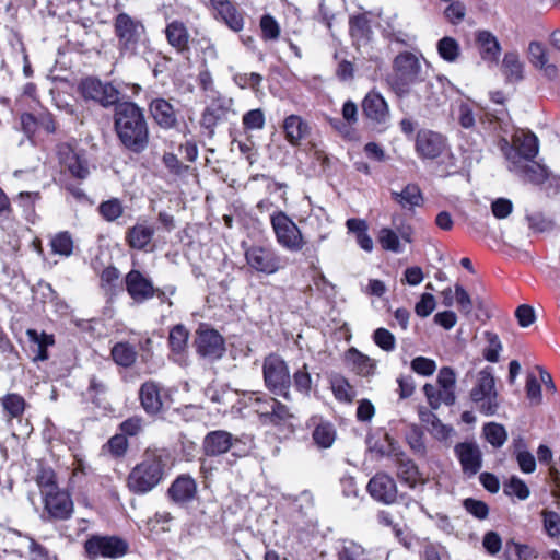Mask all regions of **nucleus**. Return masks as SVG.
<instances>
[{
	"mask_svg": "<svg viewBox=\"0 0 560 560\" xmlns=\"http://www.w3.org/2000/svg\"><path fill=\"white\" fill-rule=\"evenodd\" d=\"M362 109L364 115L378 124L386 122L389 117V109L384 97L374 91L369 92L363 102Z\"/></svg>",
	"mask_w": 560,
	"mask_h": 560,
	"instance_id": "nucleus-25",
	"label": "nucleus"
},
{
	"mask_svg": "<svg viewBox=\"0 0 560 560\" xmlns=\"http://www.w3.org/2000/svg\"><path fill=\"white\" fill-rule=\"evenodd\" d=\"M107 390L108 385L103 376L91 375L89 377V386L86 388V392L93 401H95L98 396L106 394Z\"/></svg>",
	"mask_w": 560,
	"mask_h": 560,
	"instance_id": "nucleus-61",
	"label": "nucleus"
},
{
	"mask_svg": "<svg viewBox=\"0 0 560 560\" xmlns=\"http://www.w3.org/2000/svg\"><path fill=\"white\" fill-rule=\"evenodd\" d=\"M100 214L108 222H113L120 218L124 213L121 201L117 198H113L103 201L98 206Z\"/></svg>",
	"mask_w": 560,
	"mask_h": 560,
	"instance_id": "nucleus-48",
	"label": "nucleus"
},
{
	"mask_svg": "<svg viewBox=\"0 0 560 560\" xmlns=\"http://www.w3.org/2000/svg\"><path fill=\"white\" fill-rule=\"evenodd\" d=\"M424 81V71L420 59L412 52L404 51L393 61V74L388 82L400 97L408 95L411 88Z\"/></svg>",
	"mask_w": 560,
	"mask_h": 560,
	"instance_id": "nucleus-3",
	"label": "nucleus"
},
{
	"mask_svg": "<svg viewBox=\"0 0 560 560\" xmlns=\"http://www.w3.org/2000/svg\"><path fill=\"white\" fill-rule=\"evenodd\" d=\"M370 495L384 504H392L397 498V486L395 480L385 472H378L373 476L368 483Z\"/></svg>",
	"mask_w": 560,
	"mask_h": 560,
	"instance_id": "nucleus-19",
	"label": "nucleus"
},
{
	"mask_svg": "<svg viewBox=\"0 0 560 560\" xmlns=\"http://www.w3.org/2000/svg\"><path fill=\"white\" fill-rule=\"evenodd\" d=\"M393 455V462L397 468V477L402 483L407 485L411 489H415L418 483H424L421 479L418 466L410 457H408L402 448L399 453L395 452Z\"/></svg>",
	"mask_w": 560,
	"mask_h": 560,
	"instance_id": "nucleus-23",
	"label": "nucleus"
},
{
	"mask_svg": "<svg viewBox=\"0 0 560 560\" xmlns=\"http://www.w3.org/2000/svg\"><path fill=\"white\" fill-rule=\"evenodd\" d=\"M114 130L122 148L141 154L150 142L149 125L143 108L133 102L117 104L114 112Z\"/></svg>",
	"mask_w": 560,
	"mask_h": 560,
	"instance_id": "nucleus-1",
	"label": "nucleus"
},
{
	"mask_svg": "<svg viewBox=\"0 0 560 560\" xmlns=\"http://www.w3.org/2000/svg\"><path fill=\"white\" fill-rule=\"evenodd\" d=\"M211 10L215 19L221 20L232 31L240 32L243 30V15L230 0H214Z\"/></svg>",
	"mask_w": 560,
	"mask_h": 560,
	"instance_id": "nucleus-24",
	"label": "nucleus"
},
{
	"mask_svg": "<svg viewBox=\"0 0 560 560\" xmlns=\"http://www.w3.org/2000/svg\"><path fill=\"white\" fill-rule=\"evenodd\" d=\"M197 352L211 361L222 358L225 352L224 339L214 329L198 331L196 339Z\"/></svg>",
	"mask_w": 560,
	"mask_h": 560,
	"instance_id": "nucleus-18",
	"label": "nucleus"
},
{
	"mask_svg": "<svg viewBox=\"0 0 560 560\" xmlns=\"http://www.w3.org/2000/svg\"><path fill=\"white\" fill-rule=\"evenodd\" d=\"M514 144L518 155V161L514 162L515 166H517L522 158L526 161H532L538 154V138L532 132L515 136Z\"/></svg>",
	"mask_w": 560,
	"mask_h": 560,
	"instance_id": "nucleus-32",
	"label": "nucleus"
},
{
	"mask_svg": "<svg viewBox=\"0 0 560 560\" xmlns=\"http://www.w3.org/2000/svg\"><path fill=\"white\" fill-rule=\"evenodd\" d=\"M502 70L509 82H518L523 79V63L516 52H506L502 61Z\"/></svg>",
	"mask_w": 560,
	"mask_h": 560,
	"instance_id": "nucleus-36",
	"label": "nucleus"
},
{
	"mask_svg": "<svg viewBox=\"0 0 560 560\" xmlns=\"http://www.w3.org/2000/svg\"><path fill=\"white\" fill-rule=\"evenodd\" d=\"M238 439L225 430L208 432L202 440V452L206 456L215 457L228 453Z\"/></svg>",
	"mask_w": 560,
	"mask_h": 560,
	"instance_id": "nucleus-20",
	"label": "nucleus"
},
{
	"mask_svg": "<svg viewBox=\"0 0 560 560\" xmlns=\"http://www.w3.org/2000/svg\"><path fill=\"white\" fill-rule=\"evenodd\" d=\"M189 332L187 328L182 325H175L168 336V343L173 352L182 353L187 346Z\"/></svg>",
	"mask_w": 560,
	"mask_h": 560,
	"instance_id": "nucleus-42",
	"label": "nucleus"
},
{
	"mask_svg": "<svg viewBox=\"0 0 560 560\" xmlns=\"http://www.w3.org/2000/svg\"><path fill=\"white\" fill-rule=\"evenodd\" d=\"M292 382L298 392L304 395L310 394L312 389V377L306 363H303V365L293 373L291 383Z\"/></svg>",
	"mask_w": 560,
	"mask_h": 560,
	"instance_id": "nucleus-47",
	"label": "nucleus"
},
{
	"mask_svg": "<svg viewBox=\"0 0 560 560\" xmlns=\"http://www.w3.org/2000/svg\"><path fill=\"white\" fill-rule=\"evenodd\" d=\"M85 552L90 560L98 557L120 558L128 551V544L116 536H92L84 544Z\"/></svg>",
	"mask_w": 560,
	"mask_h": 560,
	"instance_id": "nucleus-8",
	"label": "nucleus"
},
{
	"mask_svg": "<svg viewBox=\"0 0 560 560\" xmlns=\"http://www.w3.org/2000/svg\"><path fill=\"white\" fill-rule=\"evenodd\" d=\"M515 317L518 322V325L523 328H526L536 320L535 310L528 304H522L516 308Z\"/></svg>",
	"mask_w": 560,
	"mask_h": 560,
	"instance_id": "nucleus-64",
	"label": "nucleus"
},
{
	"mask_svg": "<svg viewBox=\"0 0 560 560\" xmlns=\"http://www.w3.org/2000/svg\"><path fill=\"white\" fill-rule=\"evenodd\" d=\"M51 252L56 255L69 257L73 252V240L69 232L62 231L50 240Z\"/></svg>",
	"mask_w": 560,
	"mask_h": 560,
	"instance_id": "nucleus-39",
	"label": "nucleus"
},
{
	"mask_svg": "<svg viewBox=\"0 0 560 560\" xmlns=\"http://www.w3.org/2000/svg\"><path fill=\"white\" fill-rule=\"evenodd\" d=\"M265 114L260 108L250 109L244 114L242 122L245 129L260 130L265 126Z\"/></svg>",
	"mask_w": 560,
	"mask_h": 560,
	"instance_id": "nucleus-55",
	"label": "nucleus"
},
{
	"mask_svg": "<svg viewBox=\"0 0 560 560\" xmlns=\"http://www.w3.org/2000/svg\"><path fill=\"white\" fill-rule=\"evenodd\" d=\"M446 148V139L439 132L421 129L416 137V151L422 159L439 158Z\"/></svg>",
	"mask_w": 560,
	"mask_h": 560,
	"instance_id": "nucleus-15",
	"label": "nucleus"
},
{
	"mask_svg": "<svg viewBox=\"0 0 560 560\" xmlns=\"http://www.w3.org/2000/svg\"><path fill=\"white\" fill-rule=\"evenodd\" d=\"M61 165L77 179L84 180L90 176V164L83 150L63 144L58 150Z\"/></svg>",
	"mask_w": 560,
	"mask_h": 560,
	"instance_id": "nucleus-13",
	"label": "nucleus"
},
{
	"mask_svg": "<svg viewBox=\"0 0 560 560\" xmlns=\"http://www.w3.org/2000/svg\"><path fill=\"white\" fill-rule=\"evenodd\" d=\"M247 265L255 271L273 275L281 268V258L269 246L254 245L245 249Z\"/></svg>",
	"mask_w": 560,
	"mask_h": 560,
	"instance_id": "nucleus-10",
	"label": "nucleus"
},
{
	"mask_svg": "<svg viewBox=\"0 0 560 560\" xmlns=\"http://www.w3.org/2000/svg\"><path fill=\"white\" fill-rule=\"evenodd\" d=\"M394 229L383 228L378 232V243L382 248L393 253H402L404 246L400 243V238L406 243L412 242V228L410 224L400 220L397 223L396 218H393Z\"/></svg>",
	"mask_w": 560,
	"mask_h": 560,
	"instance_id": "nucleus-12",
	"label": "nucleus"
},
{
	"mask_svg": "<svg viewBox=\"0 0 560 560\" xmlns=\"http://www.w3.org/2000/svg\"><path fill=\"white\" fill-rule=\"evenodd\" d=\"M142 408L149 415H156L162 410L161 387L154 381L144 382L139 389Z\"/></svg>",
	"mask_w": 560,
	"mask_h": 560,
	"instance_id": "nucleus-27",
	"label": "nucleus"
},
{
	"mask_svg": "<svg viewBox=\"0 0 560 560\" xmlns=\"http://www.w3.org/2000/svg\"><path fill=\"white\" fill-rule=\"evenodd\" d=\"M269 404H271L272 408H270L271 412L267 423L278 425L287 422L290 418L293 417L290 408L277 399L275 401H269Z\"/></svg>",
	"mask_w": 560,
	"mask_h": 560,
	"instance_id": "nucleus-51",
	"label": "nucleus"
},
{
	"mask_svg": "<svg viewBox=\"0 0 560 560\" xmlns=\"http://www.w3.org/2000/svg\"><path fill=\"white\" fill-rule=\"evenodd\" d=\"M197 492L196 480L188 474H182L173 480L166 494L174 504L185 506L195 500Z\"/></svg>",
	"mask_w": 560,
	"mask_h": 560,
	"instance_id": "nucleus-16",
	"label": "nucleus"
},
{
	"mask_svg": "<svg viewBox=\"0 0 560 560\" xmlns=\"http://www.w3.org/2000/svg\"><path fill=\"white\" fill-rule=\"evenodd\" d=\"M114 26L120 52L136 55L144 36L143 24L131 19L127 13H120L116 16Z\"/></svg>",
	"mask_w": 560,
	"mask_h": 560,
	"instance_id": "nucleus-6",
	"label": "nucleus"
},
{
	"mask_svg": "<svg viewBox=\"0 0 560 560\" xmlns=\"http://www.w3.org/2000/svg\"><path fill=\"white\" fill-rule=\"evenodd\" d=\"M470 399L478 411L485 416L489 417L498 412L500 402L490 368L479 372L477 383L470 390Z\"/></svg>",
	"mask_w": 560,
	"mask_h": 560,
	"instance_id": "nucleus-5",
	"label": "nucleus"
},
{
	"mask_svg": "<svg viewBox=\"0 0 560 560\" xmlns=\"http://www.w3.org/2000/svg\"><path fill=\"white\" fill-rule=\"evenodd\" d=\"M503 492L510 497L515 495L522 501L526 500L530 494L528 486L517 476H512L503 483Z\"/></svg>",
	"mask_w": 560,
	"mask_h": 560,
	"instance_id": "nucleus-45",
	"label": "nucleus"
},
{
	"mask_svg": "<svg viewBox=\"0 0 560 560\" xmlns=\"http://www.w3.org/2000/svg\"><path fill=\"white\" fill-rule=\"evenodd\" d=\"M43 498L45 510L48 512L50 517L56 520H68L71 517L73 512V502L66 491L57 489L52 492H48V494Z\"/></svg>",
	"mask_w": 560,
	"mask_h": 560,
	"instance_id": "nucleus-22",
	"label": "nucleus"
},
{
	"mask_svg": "<svg viewBox=\"0 0 560 560\" xmlns=\"http://www.w3.org/2000/svg\"><path fill=\"white\" fill-rule=\"evenodd\" d=\"M155 234L154 226L145 221L138 222L126 231V242L129 247L137 250H144Z\"/></svg>",
	"mask_w": 560,
	"mask_h": 560,
	"instance_id": "nucleus-26",
	"label": "nucleus"
},
{
	"mask_svg": "<svg viewBox=\"0 0 560 560\" xmlns=\"http://www.w3.org/2000/svg\"><path fill=\"white\" fill-rule=\"evenodd\" d=\"M149 113L153 121L163 130L175 129L178 126L179 110L165 98H153L149 103Z\"/></svg>",
	"mask_w": 560,
	"mask_h": 560,
	"instance_id": "nucleus-17",
	"label": "nucleus"
},
{
	"mask_svg": "<svg viewBox=\"0 0 560 560\" xmlns=\"http://www.w3.org/2000/svg\"><path fill=\"white\" fill-rule=\"evenodd\" d=\"M167 476V458L161 452H145L143 458L129 472L128 489L143 495L155 489Z\"/></svg>",
	"mask_w": 560,
	"mask_h": 560,
	"instance_id": "nucleus-2",
	"label": "nucleus"
},
{
	"mask_svg": "<svg viewBox=\"0 0 560 560\" xmlns=\"http://www.w3.org/2000/svg\"><path fill=\"white\" fill-rule=\"evenodd\" d=\"M373 341L377 347L386 352H390L396 347L395 336L386 328H377L373 332Z\"/></svg>",
	"mask_w": 560,
	"mask_h": 560,
	"instance_id": "nucleus-52",
	"label": "nucleus"
},
{
	"mask_svg": "<svg viewBox=\"0 0 560 560\" xmlns=\"http://www.w3.org/2000/svg\"><path fill=\"white\" fill-rule=\"evenodd\" d=\"M336 439V431L332 424L328 422L319 423L314 432L313 440L314 442L323 448H328L332 445Z\"/></svg>",
	"mask_w": 560,
	"mask_h": 560,
	"instance_id": "nucleus-41",
	"label": "nucleus"
},
{
	"mask_svg": "<svg viewBox=\"0 0 560 560\" xmlns=\"http://www.w3.org/2000/svg\"><path fill=\"white\" fill-rule=\"evenodd\" d=\"M335 549L338 560H369L365 548L352 539H339Z\"/></svg>",
	"mask_w": 560,
	"mask_h": 560,
	"instance_id": "nucleus-33",
	"label": "nucleus"
},
{
	"mask_svg": "<svg viewBox=\"0 0 560 560\" xmlns=\"http://www.w3.org/2000/svg\"><path fill=\"white\" fill-rule=\"evenodd\" d=\"M261 36L265 40H276L280 35L278 22L269 14L260 19Z\"/></svg>",
	"mask_w": 560,
	"mask_h": 560,
	"instance_id": "nucleus-59",
	"label": "nucleus"
},
{
	"mask_svg": "<svg viewBox=\"0 0 560 560\" xmlns=\"http://www.w3.org/2000/svg\"><path fill=\"white\" fill-rule=\"evenodd\" d=\"M262 376L270 393L291 400V375L287 362L278 354L271 353L264 359Z\"/></svg>",
	"mask_w": 560,
	"mask_h": 560,
	"instance_id": "nucleus-4",
	"label": "nucleus"
},
{
	"mask_svg": "<svg viewBox=\"0 0 560 560\" xmlns=\"http://www.w3.org/2000/svg\"><path fill=\"white\" fill-rule=\"evenodd\" d=\"M233 105L232 98L219 95L213 97L206 106L201 115L200 125L208 130L210 137L214 135L217 126L228 121L230 116L235 115Z\"/></svg>",
	"mask_w": 560,
	"mask_h": 560,
	"instance_id": "nucleus-9",
	"label": "nucleus"
},
{
	"mask_svg": "<svg viewBox=\"0 0 560 560\" xmlns=\"http://www.w3.org/2000/svg\"><path fill=\"white\" fill-rule=\"evenodd\" d=\"M524 178L534 184H540L547 178L546 168L539 164H525L521 166Z\"/></svg>",
	"mask_w": 560,
	"mask_h": 560,
	"instance_id": "nucleus-58",
	"label": "nucleus"
},
{
	"mask_svg": "<svg viewBox=\"0 0 560 560\" xmlns=\"http://www.w3.org/2000/svg\"><path fill=\"white\" fill-rule=\"evenodd\" d=\"M26 335L32 343L36 346L35 361H45L48 359L47 348L54 345V336L45 332H38L36 329H27Z\"/></svg>",
	"mask_w": 560,
	"mask_h": 560,
	"instance_id": "nucleus-35",
	"label": "nucleus"
},
{
	"mask_svg": "<svg viewBox=\"0 0 560 560\" xmlns=\"http://www.w3.org/2000/svg\"><path fill=\"white\" fill-rule=\"evenodd\" d=\"M483 434L486 440L493 447H501L508 440V432L505 428L497 422H489L483 427Z\"/></svg>",
	"mask_w": 560,
	"mask_h": 560,
	"instance_id": "nucleus-40",
	"label": "nucleus"
},
{
	"mask_svg": "<svg viewBox=\"0 0 560 560\" xmlns=\"http://www.w3.org/2000/svg\"><path fill=\"white\" fill-rule=\"evenodd\" d=\"M165 35L168 44L178 52L189 49V33L185 24L180 21H173L167 24Z\"/></svg>",
	"mask_w": 560,
	"mask_h": 560,
	"instance_id": "nucleus-31",
	"label": "nucleus"
},
{
	"mask_svg": "<svg viewBox=\"0 0 560 560\" xmlns=\"http://www.w3.org/2000/svg\"><path fill=\"white\" fill-rule=\"evenodd\" d=\"M2 407L12 418H18L25 409V400L19 394H8L2 398Z\"/></svg>",
	"mask_w": 560,
	"mask_h": 560,
	"instance_id": "nucleus-50",
	"label": "nucleus"
},
{
	"mask_svg": "<svg viewBox=\"0 0 560 560\" xmlns=\"http://www.w3.org/2000/svg\"><path fill=\"white\" fill-rule=\"evenodd\" d=\"M270 223L281 247L289 252H300L304 247L305 242L300 229L285 212H273Z\"/></svg>",
	"mask_w": 560,
	"mask_h": 560,
	"instance_id": "nucleus-7",
	"label": "nucleus"
},
{
	"mask_svg": "<svg viewBox=\"0 0 560 560\" xmlns=\"http://www.w3.org/2000/svg\"><path fill=\"white\" fill-rule=\"evenodd\" d=\"M476 43L479 54L485 61L498 62L501 46L497 37L489 31H478Z\"/></svg>",
	"mask_w": 560,
	"mask_h": 560,
	"instance_id": "nucleus-28",
	"label": "nucleus"
},
{
	"mask_svg": "<svg viewBox=\"0 0 560 560\" xmlns=\"http://www.w3.org/2000/svg\"><path fill=\"white\" fill-rule=\"evenodd\" d=\"M350 34L353 38L362 39L370 33V21L366 16L359 14L350 19Z\"/></svg>",
	"mask_w": 560,
	"mask_h": 560,
	"instance_id": "nucleus-53",
	"label": "nucleus"
},
{
	"mask_svg": "<svg viewBox=\"0 0 560 560\" xmlns=\"http://www.w3.org/2000/svg\"><path fill=\"white\" fill-rule=\"evenodd\" d=\"M419 418L421 422L425 423L428 430L431 434H433L436 439H446L448 435V429L444 425L441 420L434 415L431 410L427 408L419 409Z\"/></svg>",
	"mask_w": 560,
	"mask_h": 560,
	"instance_id": "nucleus-37",
	"label": "nucleus"
},
{
	"mask_svg": "<svg viewBox=\"0 0 560 560\" xmlns=\"http://www.w3.org/2000/svg\"><path fill=\"white\" fill-rule=\"evenodd\" d=\"M528 57L530 62L540 70L544 71L545 75L552 79L557 75V67L549 63L547 50L544 45L539 42H532L528 46Z\"/></svg>",
	"mask_w": 560,
	"mask_h": 560,
	"instance_id": "nucleus-30",
	"label": "nucleus"
},
{
	"mask_svg": "<svg viewBox=\"0 0 560 560\" xmlns=\"http://www.w3.org/2000/svg\"><path fill=\"white\" fill-rule=\"evenodd\" d=\"M26 539L30 560H57L56 555H51L46 547L38 544L35 539L32 537H26Z\"/></svg>",
	"mask_w": 560,
	"mask_h": 560,
	"instance_id": "nucleus-54",
	"label": "nucleus"
},
{
	"mask_svg": "<svg viewBox=\"0 0 560 560\" xmlns=\"http://www.w3.org/2000/svg\"><path fill=\"white\" fill-rule=\"evenodd\" d=\"M233 81L241 89L250 88L254 91H258V88L262 81V77L256 72L235 73L233 75Z\"/></svg>",
	"mask_w": 560,
	"mask_h": 560,
	"instance_id": "nucleus-60",
	"label": "nucleus"
},
{
	"mask_svg": "<svg viewBox=\"0 0 560 560\" xmlns=\"http://www.w3.org/2000/svg\"><path fill=\"white\" fill-rule=\"evenodd\" d=\"M113 360L120 366L129 368L137 359V351L128 342H118L112 349Z\"/></svg>",
	"mask_w": 560,
	"mask_h": 560,
	"instance_id": "nucleus-38",
	"label": "nucleus"
},
{
	"mask_svg": "<svg viewBox=\"0 0 560 560\" xmlns=\"http://www.w3.org/2000/svg\"><path fill=\"white\" fill-rule=\"evenodd\" d=\"M252 407L259 415L265 423H267L270 416V408H272L269 401H275L276 398L268 396L267 394L254 393L249 398Z\"/></svg>",
	"mask_w": 560,
	"mask_h": 560,
	"instance_id": "nucleus-46",
	"label": "nucleus"
},
{
	"mask_svg": "<svg viewBox=\"0 0 560 560\" xmlns=\"http://www.w3.org/2000/svg\"><path fill=\"white\" fill-rule=\"evenodd\" d=\"M392 198L406 210H413L416 207L423 205V196L421 189L416 184L406 185L401 191L392 190Z\"/></svg>",
	"mask_w": 560,
	"mask_h": 560,
	"instance_id": "nucleus-29",
	"label": "nucleus"
},
{
	"mask_svg": "<svg viewBox=\"0 0 560 560\" xmlns=\"http://www.w3.org/2000/svg\"><path fill=\"white\" fill-rule=\"evenodd\" d=\"M411 369L419 375L430 376L436 370V363L432 359L417 357L411 361Z\"/></svg>",
	"mask_w": 560,
	"mask_h": 560,
	"instance_id": "nucleus-63",
	"label": "nucleus"
},
{
	"mask_svg": "<svg viewBox=\"0 0 560 560\" xmlns=\"http://www.w3.org/2000/svg\"><path fill=\"white\" fill-rule=\"evenodd\" d=\"M283 129L287 140L296 145L308 133L307 124L298 115H290L284 119Z\"/></svg>",
	"mask_w": 560,
	"mask_h": 560,
	"instance_id": "nucleus-34",
	"label": "nucleus"
},
{
	"mask_svg": "<svg viewBox=\"0 0 560 560\" xmlns=\"http://www.w3.org/2000/svg\"><path fill=\"white\" fill-rule=\"evenodd\" d=\"M126 291L138 304H142L155 296L156 290L150 278L140 270L131 269L125 277Z\"/></svg>",
	"mask_w": 560,
	"mask_h": 560,
	"instance_id": "nucleus-14",
	"label": "nucleus"
},
{
	"mask_svg": "<svg viewBox=\"0 0 560 560\" xmlns=\"http://www.w3.org/2000/svg\"><path fill=\"white\" fill-rule=\"evenodd\" d=\"M485 335L488 341V347L483 351V357L489 362H498L499 353L502 350L500 338L497 334L490 331H487Z\"/></svg>",
	"mask_w": 560,
	"mask_h": 560,
	"instance_id": "nucleus-56",
	"label": "nucleus"
},
{
	"mask_svg": "<svg viewBox=\"0 0 560 560\" xmlns=\"http://www.w3.org/2000/svg\"><path fill=\"white\" fill-rule=\"evenodd\" d=\"M454 452L459 459L464 474L471 477L480 470L482 455L477 444L462 442L455 445Z\"/></svg>",
	"mask_w": 560,
	"mask_h": 560,
	"instance_id": "nucleus-21",
	"label": "nucleus"
},
{
	"mask_svg": "<svg viewBox=\"0 0 560 560\" xmlns=\"http://www.w3.org/2000/svg\"><path fill=\"white\" fill-rule=\"evenodd\" d=\"M438 51L441 58L454 62L459 56L460 48L456 39L445 36L438 42Z\"/></svg>",
	"mask_w": 560,
	"mask_h": 560,
	"instance_id": "nucleus-43",
	"label": "nucleus"
},
{
	"mask_svg": "<svg viewBox=\"0 0 560 560\" xmlns=\"http://www.w3.org/2000/svg\"><path fill=\"white\" fill-rule=\"evenodd\" d=\"M352 362L357 373L361 376H371L375 373L376 361L358 350L352 351Z\"/></svg>",
	"mask_w": 560,
	"mask_h": 560,
	"instance_id": "nucleus-44",
	"label": "nucleus"
},
{
	"mask_svg": "<svg viewBox=\"0 0 560 560\" xmlns=\"http://www.w3.org/2000/svg\"><path fill=\"white\" fill-rule=\"evenodd\" d=\"M544 527L550 537L560 535V515L553 511H542Z\"/></svg>",
	"mask_w": 560,
	"mask_h": 560,
	"instance_id": "nucleus-62",
	"label": "nucleus"
},
{
	"mask_svg": "<svg viewBox=\"0 0 560 560\" xmlns=\"http://www.w3.org/2000/svg\"><path fill=\"white\" fill-rule=\"evenodd\" d=\"M464 509L478 520H486L489 515V506L481 500L467 498L463 501Z\"/></svg>",
	"mask_w": 560,
	"mask_h": 560,
	"instance_id": "nucleus-57",
	"label": "nucleus"
},
{
	"mask_svg": "<svg viewBox=\"0 0 560 560\" xmlns=\"http://www.w3.org/2000/svg\"><path fill=\"white\" fill-rule=\"evenodd\" d=\"M81 92L84 98L93 100L103 107L120 104V92L110 83L102 82L96 78H86L81 82Z\"/></svg>",
	"mask_w": 560,
	"mask_h": 560,
	"instance_id": "nucleus-11",
	"label": "nucleus"
},
{
	"mask_svg": "<svg viewBox=\"0 0 560 560\" xmlns=\"http://www.w3.org/2000/svg\"><path fill=\"white\" fill-rule=\"evenodd\" d=\"M406 440L415 454L424 456L427 447L423 440V432L420 427L412 424L406 435Z\"/></svg>",
	"mask_w": 560,
	"mask_h": 560,
	"instance_id": "nucleus-49",
	"label": "nucleus"
}]
</instances>
